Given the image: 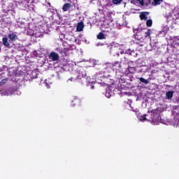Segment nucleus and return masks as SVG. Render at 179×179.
<instances>
[{"label":"nucleus","mask_w":179,"mask_h":179,"mask_svg":"<svg viewBox=\"0 0 179 179\" xmlns=\"http://www.w3.org/2000/svg\"><path fill=\"white\" fill-rule=\"evenodd\" d=\"M148 115L145 114L141 116V120L149 121L150 122H163L162 116H160V111H159V110L155 109L150 112L148 110Z\"/></svg>","instance_id":"nucleus-1"},{"label":"nucleus","mask_w":179,"mask_h":179,"mask_svg":"<svg viewBox=\"0 0 179 179\" xmlns=\"http://www.w3.org/2000/svg\"><path fill=\"white\" fill-rule=\"evenodd\" d=\"M116 78L119 80V83H127L128 76L122 72L118 71L116 73Z\"/></svg>","instance_id":"nucleus-2"},{"label":"nucleus","mask_w":179,"mask_h":179,"mask_svg":"<svg viewBox=\"0 0 179 179\" xmlns=\"http://www.w3.org/2000/svg\"><path fill=\"white\" fill-rule=\"evenodd\" d=\"M134 38L139 41L142 38V36H143L145 31L142 29H134Z\"/></svg>","instance_id":"nucleus-3"},{"label":"nucleus","mask_w":179,"mask_h":179,"mask_svg":"<svg viewBox=\"0 0 179 179\" xmlns=\"http://www.w3.org/2000/svg\"><path fill=\"white\" fill-rule=\"evenodd\" d=\"M113 68V64L111 63H106L103 65H102V71L103 73H106V72H110Z\"/></svg>","instance_id":"nucleus-4"},{"label":"nucleus","mask_w":179,"mask_h":179,"mask_svg":"<svg viewBox=\"0 0 179 179\" xmlns=\"http://www.w3.org/2000/svg\"><path fill=\"white\" fill-rule=\"evenodd\" d=\"M48 57L51 61H58L59 59V55L55 52H51Z\"/></svg>","instance_id":"nucleus-5"},{"label":"nucleus","mask_w":179,"mask_h":179,"mask_svg":"<svg viewBox=\"0 0 179 179\" xmlns=\"http://www.w3.org/2000/svg\"><path fill=\"white\" fill-rule=\"evenodd\" d=\"M58 50V52L62 55V57H68V52L69 51V48H57Z\"/></svg>","instance_id":"nucleus-6"},{"label":"nucleus","mask_w":179,"mask_h":179,"mask_svg":"<svg viewBox=\"0 0 179 179\" xmlns=\"http://www.w3.org/2000/svg\"><path fill=\"white\" fill-rule=\"evenodd\" d=\"M17 34V32H13L11 34H9L8 35V38H9L10 41H16V40L18 39Z\"/></svg>","instance_id":"nucleus-7"},{"label":"nucleus","mask_w":179,"mask_h":179,"mask_svg":"<svg viewBox=\"0 0 179 179\" xmlns=\"http://www.w3.org/2000/svg\"><path fill=\"white\" fill-rule=\"evenodd\" d=\"M83 29H85V23H83V22H79L77 24V27H76V31L80 32V31H83Z\"/></svg>","instance_id":"nucleus-8"},{"label":"nucleus","mask_w":179,"mask_h":179,"mask_svg":"<svg viewBox=\"0 0 179 179\" xmlns=\"http://www.w3.org/2000/svg\"><path fill=\"white\" fill-rule=\"evenodd\" d=\"M112 65V69H115L116 71H120V69H121V62H115Z\"/></svg>","instance_id":"nucleus-9"},{"label":"nucleus","mask_w":179,"mask_h":179,"mask_svg":"<svg viewBox=\"0 0 179 179\" xmlns=\"http://www.w3.org/2000/svg\"><path fill=\"white\" fill-rule=\"evenodd\" d=\"M174 96V91H169L166 93V100H171Z\"/></svg>","instance_id":"nucleus-10"},{"label":"nucleus","mask_w":179,"mask_h":179,"mask_svg":"<svg viewBox=\"0 0 179 179\" xmlns=\"http://www.w3.org/2000/svg\"><path fill=\"white\" fill-rule=\"evenodd\" d=\"M148 15H149V12L141 13L139 15L141 20H148Z\"/></svg>","instance_id":"nucleus-11"},{"label":"nucleus","mask_w":179,"mask_h":179,"mask_svg":"<svg viewBox=\"0 0 179 179\" xmlns=\"http://www.w3.org/2000/svg\"><path fill=\"white\" fill-rule=\"evenodd\" d=\"M71 6H72V4H71L69 3H64L62 7L63 12H68V10H69V9H71Z\"/></svg>","instance_id":"nucleus-12"},{"label":"nucleus","mask_w":179,"mask_h":179,"mask_svg":"<svg viewBox=\"0 0 179 179\" xmlns=\"http://www.w3.org/2000/svg\"><path fill=\"white\" fill-rule=\"evenodd\" d=\"M2 41L4 47H6L7 48H10V44H9V41H8L7 37H3Z\"/></svg>","instance_id":"nucleus-13"},{"label":"nucleus","mask_w":179,"mask_h":179,"mask_svg":"<svg viewBox=\"0 0 179 179\" xmlns=\"http://www.w3.org/2000/svg\"><path fill=\"white\" fill-rule=\"evenodd\" d=\"M80 103H82V101L80 99L78 98H74V99L71 101L72 106H79L80 105Z\"/></svg>","instance_id":"nucleus-14"},{"label":"nucleus","mask_w":179,"mask_h":179,"mask_svg":"<svg viewBox=\"0 0 179 179\" xmlns=\"http://www.w3.org/2000/svg\"><path fill=\"white\" fill-rule=\"evenodd\" d=\"M96 38H98V40H106V35L103 34V32H99L96 36Z\"/></svg>","instance_id":"nucleus-15"},{"label":"nucleus","mask_w":179,"mask_h":179,"mask_svg":"<svg viewBox=\"0 0 179 179\" xmlns=\"http://www.w3.org/2000/svg\"><path fill=\"white\" fill-rule=\"evenodd\" d=\"M143 34H144V37H145V38H146L147 37H150V35L152 34V29H148L147 30V31H145V32L143 33Z\"/></svg>","instance_id":"nucleus-16"},{"label":"nucleus","mask_w":179,"mask_h":179,"mask_svg":"<svg viewBox=\"0 0 179 179\" xmlns=\"http://www.w3.org/2000/svg\"><path fill=\"white\" fill-rule=\"evenodd\" d=\"M111 96H113V91L110 89L106 90V97H107V99H110Z\"/></svg>","instance_id":"nucleus-17"},{"label":"nucleus","mask_w":179,"mask_h":179,"mask_svg":"<svg viewBox=\"0 0 179 179\" xmlns=\"http://www.w3.org/2000/svg\"><path fill=\"white\" fill-rule=\"evenodd\" d=\"M135 65H136V62L135 61H129L128 62V67L129 68H132V67H136Z\"/></svg>","instance_id":"nucleus-18"},{"label":"nucleus","mask_w":179,"mask_h":179,"mask_svg":"<svg viewBox=\"0 0 179 179\" xmlns=\"http://www.w3.org/2000/svg\"><path fill=\"white\" fill-rule=\"evenodd\" d=\"M127 70L129 71V73H135L136 67H128Z\"/></svg>","instance_id":"nucleus-19"},{"label":"nucleus","mask_w":179,"mask_h":179,"mask_svg":"<svg viewBox=\"0 0 179 179\" xmlns=\"http://www.w3.org/2000/svg\"><path fill=\"white\" fill-rule=\"evenodd\" d=\"M163 2V0H153L152 5L154 6H157V5H160Z\"/></svg>","instance_id":"nucleus-20"},{"label":"nucleus","mask_w":179,"mask_h":179,"mask_svg":"<svg viewBox=\"0 0 179 179\" xmlns=\"http://www.w3.org/2000/svg\"><path fill=\"white\" fill-rule=\"evenodd\" d=\"M146 26L147 27H152V25L153 24V21L152 19L146 20Z\"/></svg>","instance_id":"nucleus-21"},{"label":"nucleus","mask_w":179,"mask_h":179,"mask_svg":"<svg viewBox=\"0 0 179 179\" xmlns=\"http://www.w3.org/2000/svg\"><path fill=\"white\" fill-rule=\"evenodd\" d=\"M140 82H141V83H144L145 85H148V83H149V80L147 79H145L144 78H139Z\"/></svg>","instance_id":"nucleus-22"},{"label":"nucleus","mask_w":179,"mask_h":179,"mask_svg":"<svg viewBox=\"0 0 179 179\" xmlns=\"http://www.w3.org/2000/svg\"><path fill=\"white\" fill-rule=\"evenodd\" d=\"M173 52L174 55H176V57H178V55H179V50L177 49V48H173Z\"/></svg>","instance_id":"nucleus-23"},{"label":"nucleus","mask_w":179,"mask_h":179,"mask_svg":"<svg viewBox=\"0 0 179 179\" xmlns=\"http://www.w3.org/2000/svg\"><path fill=\"white\" fill-rule=\"evenodd\" d=\"M112 2L114 5H120L122 2V0H112Z\"/></svg>","instance_id":"nucleus-24"},{"label":"nucleus","mask_w":179,"mask_h":179,"mask_svg":"<svg viewBox=\"0 0 179 179\" xmlns=\"http://www.w3.org/2000/svg\"><path fill=\"white\" fill-rule=\"evenodd\" d=\"M6 82H8V78H6L1 80L0 82V86H3V85H5L6 83Z\"/></svg>","instance_id":"nucleus-25"},{"label":"nucleus","mask_w":179,"mask_h":179,"mask_svg":"<svg viewBox=\"0 0 179 179\" xmlns=\"http://www.w3.org/2000/svg\"><path fill=\"white\" fill-rule=\"evenodd\" d=\"M136 2H138L141 6H145V1L144 0H134Z\"/></svg>","instance_id":"nucleus-26"},{"label":"nucleus","mask_w":179,"mask_h":179,"mask_svg":"<svg viewBox=\"0 0 179 179\" xmlns=\"http://www.w3.org/2000/svg\"><path fill=\"white\" fill-rule=\"evenodd\" d=\"M106 29H102L103 33H110V31H111L110 27H106Z\"/></svg>","instance_id":"nucleus-27"},{"label":"nucleus","mask_w":179,"mask_h":179,"mask_svg":"<svg viewBox=\"0 0 179 179\" xmlns=\"http://www.w3.org/2000/svg\"><path fill=\"white\" fill-rule=\"evenodd\" d=\"M69 80H71L72 82L73 80V78L71 77V78L69 79Z\"/></svg>","instance_id":"nucleus-28"},{"label":"nucleus","mask_w":179,"mask_h":179,"mask_svg":"<svg viewBox=\"0 0 179 179\" xmlns=\"http://www.w3.org/2000/svg\"><path fill=\"white\" fill-rule=\"evenodd\" d=\"M93 89H94V85H92L91 90H93Z\"/></svg>","instance_id":"nucleus-29"},{"label":"nucleus","mask_w":179,"mask_h":179,"mask_svg":"<svg viewBox=\"0 0 179 179\" xmlns=\"http://www.w3.org/2000/svg\"><path fill=\"white\" fill-rule=\"evenodd\" d=\"M106 25H102V29H106Z\"/></svg>","instance_id":"nucleus-30"},{"label":"nucleus","mask_w":179,"mask_h":179,"mask_svg":"<svg viewBox=\"0 0 179 179\" xmlns=\"http://www.w3.org/2000/svg\"><path fill=\"white\" fill-rule=\"evenodd\" d=\"M148 3H151V1H150V0H148Z\"/></svg>","instance_id":"nucleus-31"},{"label":"nucleus","mask_w":179,"mask_h":179,"mask_svg":"<svg viewBox=\"0 0 179 179\" xmlns=\"http://www.w3.org/2000/svg\"><path fill=\"white\" fill-rule=\"evenodd\" d=\"M101 45H104V43H101Z\"/></svg>","instance_id":"nucleus-32"},{"label":"nucleus","mask_w":179,"mask_h":179,"mask_svg":"<svg viewBox=\"0 0 179 179\" xmlns=\"http://www.w3.org/2000/svg\"><path fill=\"white\" fill-rule=\"evenodd\" d=\"M167 87H170L171 86L170 85H166Z\"/></svg>","instance_id":"nucleus-33"},{"label":"nucleus","mask_w":179,"mask_h":179,"mask_svg":"<svg viewBox=\"0 0 179 179\" xmlns=\"http://www.w3.org/2000/svg\"><path fill=\"white\" fill-rule=\"evenodd\" d=\"M146 6H148V3H145Z\"/></svg>","instance_id":"nucleus-34"},{"label":"nucleus","mask_w":179,"mask_h":179,"mask_svg":"<svg viewBox=\"0 0 179 179\" xmlns=\"http://www.w3.org/2000/svg\"><path fill=\"white\" fill-rule=\"evenodd\" d=\"M8 90H6V93H8Z\"/></svg>","instance_id":"nucleus-35"}]
</instances>
